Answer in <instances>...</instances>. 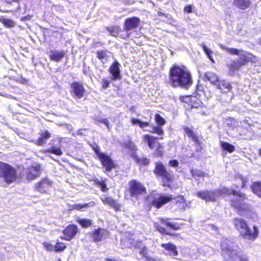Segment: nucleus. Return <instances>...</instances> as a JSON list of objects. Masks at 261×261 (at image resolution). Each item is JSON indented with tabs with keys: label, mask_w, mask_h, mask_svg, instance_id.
<instances>
[{
	"label": "nucleus",
	"mask_w": 261,
	"mask_h": 261,
	"mask_svg": "<svg viewBox=\"0 0 261 261\" xmlns=\"http://www.w3.org/2000/svg\"><path fill=\"white\" fill-rule=\"evenodd\" d=\"M225 194L233 195V197L231 199V205L238 211L240 215L253 220L256 219V213L252 210L251 206L246 202L247 198L245 194L233 189L223 188L220 190L201 191L197 193V196L207 201L215 200L219 196Z\"/></svg>",
	"instance_id": "nucleus-1"
},
{
	"label": "nucleus",
	"mask_w": 261,
	"mask_h": 261,
	"mask_svg": "<svg viewBox=\"0 0 261 261\" xmlns=\"http://www.w3.org/2000/svg\"><path fill=\"white\" fill-rule=\"evenodd\" d=\"M169 82L174 87L187 89L191 86L192 79L190 72L186 67L174 65L170 70Z\"/></svg>",
	"instance_id": "nucleus-2"
},
{
	"label": "nucleus",
	"mask_w": 261,
	"mask_h": 261,
	"mask_svg": "<svg viewBox=\"0 0 261 261\" xmlns=\"http://www.w3.org/2000/svg\"><path fill=\"white\" fill-rule=\"evenodd\" d=\"M232 223L236 229L244 238L254 240L258 236L259 231L257 227L254 226L252 230L243 219L236 218L233 219Z\"/></svg>",
	"instance_id": "nucleus-3"
},
{
	"label": "nucleus",
	"mask_w": 261,
	"mask_h": 261,
	"mask_svg": "<svg viewBox=\"0 0 261 261\" xmlns=\"http://www.w3.org/2000/svg\"><path fill=\"white\" fill-rule=\"evenodd\" d=\"M17 177L14 168L7 163L0 162V177L3 178L5 182L11 183L16 180Z\"/></svg>",
	"instance_id": "nucleus-4"
},
{
	"label": "nucleus",
	"mask_w": 261,
	"mask_h": 261,
	"mask_svg": "<svg viewBox=\"0 0 261 261\" xmlns=\"http://www.w3.org/2000/svg\"><path fill=\"white\" fill-rule=\"evenodd\" d=\"M129 191L131 197L139 198L146 193V188L141 182L133 180L129 183Z\"/></svg>",
	"instance_id": "nucleus-5"
},
{
	"label": "nucleus",
	"mask_w": 261,
	"mask_h": 261,
	"mask_svg": "<svg viewBox=\"0 0 261 261\" xmlns=\"http://www.w3.org/2000/svg\"><path fill=\"white\" fill-rule=\"evenodd\" d=\"M154 173L162 177L163 180L169 181L173 178V174L170 171L166 170L164 166L160 162L156 163Z\"/></svg>",
	"instance_id": "nucleus-6"
},
{
	"label": "nucleus",
	"mask_w": 261,
	"mask_h": 261,
	"mask_svg": "<svg viewBox=\"0 0 261 261\" xmlns=\"http://www.w3.org/2000/svg\"><path fill=\"white\" fill-rule=\"evenodd\" d=\"M95 151L105 168L106 172L110 171L114 168V163L109 156L97 149Z\"/></svg>",
	"instance_id": "nucleus-7"
},
{
	"label": "nucleus",
	"mask_w": 261,
	"mask_h": 261,
	"mask_svg": "<svg viewBox=\"0 0 261 261\" xmlns=\"http://www.w3.org/2000/svg\"><path fill=\"white\" fill-rule=\"evenodd\" d=\"M70 92L72 96L74 98H81L84 96L85 90L83 85L77 82L71 84Z\"/></svg>",
	"instance_id": "nucleus-8"
},
{
	"label": "nucleus",
	"mask_w": 261,
	"mask_h": 261,
	"mask_svg": "<svg viewBox=\"0 0 261 261\" xmlns=\"http://www.w3.org/2000/svg\"><path fill=\"white\" fill-rule=\"evenodd\" d=\"M222 254L226 261H232L235 258L236 251L231 249L229 245H226L224 242L221 244Z\"/></svg>",
	"instance_id": "nucleus-9"
},
{
	"label": "nucleus",
	"mask_w": 261,
	"mask_h": 261,
	"mask_svg": "<svg viewBox=\"0 0 261 261\" xmlns=\"http://www.w3.org/2000/svg\"><path fill=\"white\" fill-rule=\"evenodd\" d=\"M109 235V232L104 229L98 228L90 232V236L94 242H98L106 239Z\"/></svg>",
	"instance_id": "nucleus-10"
},
{
	"label": "nucleus",
	"mask_w": 261,
	"mask_h": 261,
	"mask_svg": "<svg viewBox=\"0 0 261 261\" xmlns=\"http://www.w3.org/2000/svg\"><path fill=\"white\" fill-rule=\"evenodd\" d=\"M155 120L158 124L156 126H153L152 130L150 132L156 134L158 135L162 136L164 134V131L163 130L162 126L165 124V119L159 114H156L155 116Z\"/></svg>",
	"instance_id": "nucleus-11"
},
{
	"label": "nucleus",
	"mask_w": 261,
	"mask_h": 261,
	"mask_svg": "<svg viewBox=\"0 0 261 261\" xmlns=\"http://www.w3.org/2000/svg\"><path fill=\"white\" fill-rule=\"evenodd\" d=\"M41 173V167L39 165L32 166L27 168V177L28 180H31L38 177Z\"/></svg>",
	"instance_id": "nucleus-12"
},
{
	"label": "nucleus",
	"mask_w": 261,
	"mask_h": 261,
	"mask_svg": "<svg viewBox=\"0 0 261 261\" xmlns=\"http://www.w3.org/2000/svg\"><path fill=\"white\" fill-rule=\"evenodd\" d=\"M52 182L47 178L42 179L36 186V189L39 192L47 193L50 188Z\"/></svg>",
	"instance_id": "nucleus-13"
},
{
	"label": "nucleus",
	"mask_w": 261,
	"mask_h": 261,
	"mask_svg": "<svg viewBox=\"0 0 261 261\" xmlns=\"http://www.w3.org/2000/svg\"><path fill=\"white\" fill-rule=\"evenodd\" d=\"M172 199V195H160L158 197L155 198L152 202V205L157 208L161 207L166 203L169 202Z\"/></svg>",
	"instance_id": "nucleus-14"
},
{
	"label": "nucleus",
	"mask_w": 261,
	"mask_h": 261,
	"mask_svg": "<svg viewBox=\"0 0 261 261\" xmlns=\"http://www.w3.org/2000/svg\"><path fill=\"white\" fill-rule=\"evenodd\" d=\"M120 66V64L116 61L111 66L109 71L112 75V80L116 81L121 79Z\"/></svg>",
	"instance_id": "nucleus-15"
},
{
	"label": "nucleus",
	"mask_w": 261,
	"mask_h": 261,
	"mask_svg": "<svg viewBox=\"0 0 261 261\" xmlns=\"http://www.w3.org/2000/svg\"><path fill=\"white\" fill-rule=\"evenodd\" d=\"M161 246L166 250L167 253H165L166 254L169 255L174 258L178 254L176 246L171 243H163Z\"/></svg>",
	"instance_id": "nucleus-16"
},
{
	"label": "nucleus",
	"mask_w": 261,
	"mask_h": 261,
	"mask_svg": "<svg viewBox=\"0 0 261 261\" xmlns=\"http://www.w3.org/2000/svg\"><path fill=\"white\" fill-rule=\"evenodd\" d=\"M139 18L136 17H133L126 19L124 23V29L128 31L136 28L140 23Z\"/></svg>",
	"instance_id": "nucleus-17"
},
{
	"label": "nucleus",
	"mask_w": 261,
	"mask_h": 261,
	"mask_svg": "<svg viewBox=\"0 0 261 261\" xmlns=\"http://www.w3.org/2000/svg\"><path fill=\"white\" fill-rule=\"evenodd\" d=\"M77 232V228L76 226L75 225H70L68 226L64 230L63 232L65 236V237H61V238L69 241L74 237Z\"/></svg>",
	"instance_id": "nucleus-18"
},
{
	"label": "nucleus",
	"mask_w": 261,
	"mask_h": 261,
	"mask_svg": "<svg viewBox=\"0 0 261 261\" xmlns=\"http://www.w3.org/2000/svg\"><path fill=\"white\" fill-rule=\"evenodd\" d=\"M100 198L104 204L109 205L117 211L120 209V205L112 197L102 195Z\"/></svg>",
	"instance_id": "nucleus-19"
},
{
	"label": "nucleus",
	"mask_w": 261,
	"mask_h": 261,
	"mask_svg": "<svg viewBox=\"0 0 261 261\" xmlns=\"http://www.w3.org/2000/svg\"><path fill=\"white\" fill-rule=\"evenodd\" d=\"M65 55V52L63 50H51L50 51L49 56L51 60L59 62L62 60Z\"/></svg>",
	"instance_id": "nucleus-20"
},
{
	"label": "nucleus",
	"mask_w": 261,
	"mask_h": 261,
	"mask_svg": "<svg viewBox=\"0 0 261 261\" xmlns=\"http://www.w3.org/2000/svg\"><path fill=\"white\" fill-rule=\"evenodd\" d=\"M233 4L238 8L245 10L249 7L251 2L250 0H233Z\"/></svg>",
	"instance_id": "nucleus-21"
},
{
	"label": "nucleus",
	"mask_w": 261,
	"mask_h": 261,
	"mask_svg": "<svg viewBox=\"0 0 261 261\" xmlns=\"http://www.w3.org/2000/svg\"><path fill=\"white\" fill-rule=\"evenodd\" d=\"M218 89H219L222 92L226 93L231 89L230 83L225 80H220L216 85Z\"/></svg>",
	"instance_id": "nucleus-22"
},
{
	"label": "nucleus",
	"mask_w": 261,
	"mask_h": 261,
	"mask_svg": "<svg viewBox=\"0 0 261 261\" xmlns=\"http://www.w3.org/2000/svg\"><path fill=\"white\" fill-rule=\"evenodd\" d=\"M204 77L206 80L210 81V83L216 86L220 81L217 75L211 71L206 72L204 74Z\"/></svg>",
	"instance_id": "nucleus-23"
},
{
	"label": "nucleus",
	"mask_w": 261,
	"mask_h": 261,
	"mask_svg": "<svg viewBox=\"0 0 261 261\" xmlns=\"http://www.w3.org/2000/svg\"><path fill=\"white\" fill-rule=\"evenodd\" d=\"M185 132L187 136L190 137L193 141L195 142L196 145L200 146V143L198 141V137L196 136L193 131L189 127H184Z\"/></svg>",
	"instance_id": "nucleus-24"
},
{
	"label": "nucleus",
	"mask_w": 261,
	"mask_h": 261,
	"mask_svg": "<svg viewBox=\"0 0 261 261\" xmlns=\"http://www.w3.org/2000/svg\"><path fill=\"white\" fill-rule=\"evenodd\" d=\"M95 205V202L94 201H91L87 203L80 204L76 203L71 205V207L72 209L76 210H81L83 208H88L89 207H93Z\"/></svg>",
	"instance_id": "nucleus-25"
},
{
	"label": "nucleus",
	"mask_w": 261,
	"mask_h": 261,
	"mask_svg": "<svg viewBox=\"0 0 261 261\" xmlns=\"http://www.w3.org/2000/svg\"><path fill=\"white\" fill-rule=\"evenodd\" d=\"M143 141L147 143L148 146L150 148L152 149L154 148V144L157 139L156 138L149 135H145L143 136Z\"/></svg>",
	"instance_id": "nucleus-26"
},
{
	"label": "nucleus",
	"mask_w": 261,
	"mask_h": 261,
	"mask_svg": "<svg viewBox=\"0 0 261 261\" xmlns=\"http://www.w3.org/2000/svg\"><path fill=\"white\" fill-rule=\"evenodd\" d=\"M251 189L253 193L261 198V181L254 182L251 186Z\"/></svg>",
	"instance_id": "nucleus-27"
},
{
	"label": "nucleus",
	"mask_w": 261,
	"mask_h": 261,
	"mask_svg": "<svg viewBox=\"0 0 261 261\" xmlns=\"http://www.w3.org/2000/svg\"><path fill=\"white\" fill-rule=\"evenodd\" d=\"M76 222L83 227H89L93 223V221L92 220L88 219H80L79 218L77 219Z\"/></svg>",
	"instance_id": "nucleus-28"
},
{
	"label": "nucleus",
	"mask_w": 261,
	"mask_h": 261,
	"mask_svg": "<svg viewBox=\"0 0 261 261\" xmlns=\"http://www.w3.org/2000/svg\"><path fill=\"white\" fill-rule=\"evenodd\" d=\"M106 180V179L105 180H99L98 179L95 180V184L100 188L101 191L103 192H106L109 190L107 187Z\"/></svg>",
	"instance_id": "nucleus-29"
},
{
	"label": "nucleus",
	"mask_w": 261,
	"mask_h": 261,
	"mask_svg": "<svg viewBox=\"0 0 261 261\" xmlns=\"http://www.w3.org/2000/svg\"><path fill=\"white\" fill-rule=\"evenodd\" d=\"M220 143L221 146L224 150H226L230 153H231L235 150L234 146L229 143L223 141H221Z\"/></svg>",
	"instance_id": "nucleus-30"
},
{
	"label": "nucleus",
	"mask_w": 261,
	"mask_h": 261,
	"mask_svg": "<svg viewBox=\"0 0 261 261\" xmlns=\"http://www.w3.org/2000/svg\"><path fill=\"white\" fill-rule=\"evenodd\" d=\"M161 222L164 223L167 226L174 229V230H178L180 229V225L178 224L173 223L168 221L167 219H162L161 220Z\"/></svg>",
	"instance_id": "nucleus-31"
},
{
	"label": "nucleus",
	"mask_w": 261,
	"mask_h": 261,
	"mask_svg": "<svg viewBox=\"0 0 261 261\" xmlns=\"http://www.w3.org/2000/svg\"><path fill=\"white\" fill-rule=\"evenodd\" d=\"M244 65V62H241L240 60L233 61L229 66L231 70H237L239 69L242 66Z\"/></svg>",
	"instance_id": "nucleus-32"
},
{
	"label": "nucleus",
	"mask_w": 261,
	"mask_h": 261,
	"mask_svg": "<svg viewBox=\"0 0 261 261\" xmlns=\"http://www.w3.org/2000/svg\"><path fill=\"white\" fill-rule=\"evenodd\" d=\"M191 172L192 176L196 179L199 177H202L203 178V177L207 176V174L204 173L203 172H202V171L199 170L192 169V170H191Z\"/></svg>",
	"instance_id": "nucleus-33"
},
{
	"label": "nucleus",
	"mask_w": 261,
	"mask_h": 261,
	"mask_svg": "<svg viewBox=\"0 0 261 261\" xmlns=\"http://www.w3.org/2000/svg\"><path fill=\"white\" fill-rule=\"evenodd\" d=\"M249 55V53L248 52L242 50H240L238 56L241 60V62H244V65H245L246 63L247 62Z\"/></svg>",
	"instance_id": "nucleus-34"
},
{
	"label": "nucleus",
	"mask_w": 261,
	"mask_h": 261,
	"mask_svg": "<svg viewBox=\"0 0 261 261\" xmlns=\"http://www.w3.org/2000/svg\"><path fill=\"white\" fill-rule=\"evenodd\" d=\"M220 46V47L223 50H226V51L228 52L229 54H232V55H236L238 56L240 50L236 49V48H229V47L225 46L222 44H221Z\"/></svg>",
	"instance_id": "nucleus-35"
},
{
	"label": "nucleus",
	"mask_w": 261,
	"mask_h": 261,
	"mask_svg": "<svg viewBox=\"0 0 261 261\" xmlns=\"http://www.w3.org/2000/svg\"><path fill=\"white\" fill-rule=\"evenodd\" d=\"M97 57L102 62L106 61L110 57L107 55V53L103 50L98 51L97 53Z\"/></svg>",
	"instance_id": "nucleus-36"
},
{
	"label": "nucleus",
	"mask_w": 261,
	"mask_h": 261,
	"mask_svg": "<svg viewBox=\"0 0 261 261\" xmlns=\"http://www.w3.org/2000/svg\"><path fill=\"white\" fill-rule=\"evenodd\" d=\"M227 125L229 127L234 128L239 126L240 123L234 118H230L227 120Z\"/></svg>",
	"instance_id": "nucleus-37"
},
{
	"label": "nucleus",
	"mask_w": 261,
	"mask_h": 261,
	"mask_svg": "<svg viewBox=\"0 0 261 261\" xmlns=\"http://www.w3.org/2000/svg\"><path fill=\"white\" fill-rule=\"evenodd\" d=\"M201 46L205 54L207 56L208 58L213 62H214V59L211 56V54L213 53L212 50L208 49L204 44H202Z\"/></svg>",
	"instance_id": "nucleus-38"
},
{
	"label": "nucleus",
	"mask_w": 261,
	"mask_h": 261,
	"mask_svg": "<svg viewBox=\"0 0 261 261\" xmlns=\"http://www.w3.org/2000/svg\"><path fill=\"white\" fill-rule=\"evenodd\" d=\"M132 123L134 125L137 124H139L141 128H144L149 125L148 122H143L135 118H133L132 119Z\"/></svg>",
	"instance_id": "nucleus-39"
},
{
	"label": "nucleus",
	"mask_w": 261,
	"mask_h": 261,
	"mask_svg": "<svg viewBox=\"0 0 261 261\" xmlns=\"http://www.w3.org/2000/svg\"><path fill=\"white\" fill-rule=\"evenodd\" d=\"M108 30L112 36H116L119 33L120 28L119 27L114 26L108 28Z\"/></svg>",
	"instance_id": "nucleus-40"
},
{
	"label": "nucleus",
	"mask_w": 261,
	"mask_h": 261,
	"mask_svg": "<svg viewBox=\"0 0 261 261\" xmlns=\"http://www.w3.org/2000/svg\"><path fill=\"white\" fill-rule=\"evenodd\" d=\"M65 248L66 246L63 243L58 242L54 246V250L56 252L62 251Z\"/></svg>",
	"instance_id": "nucleus-41"
},
{
	"label": "nucleus",
	"mask_w": 261,
	"mask_h": 261,
	"mask_svg": "<svg viewBox=\"0 0 261 261\" xmlns=\"http://www.w3.org/2000/svg\"><path fill=\"white\" fill-rule=\"evenodd\" d=\"M2 22L5 25L8 27H12L14 25V22L11 19L8 18H3L2 19Z\"/></svg>",
	"instance_id": "nucleus-42"
},
{
	"label": "nucleus",
	"mask_w": 261,
	"mask_h": 261,
	"mask_svg": "<svg viewBox=\"0 0 261 261\" xmlns=\"http://www.w3.org/2000/svg\"><path fill=\"white\" fill-rule=\"evenodd\" d=\"M48 152H51L58 155H61L62 154V151L61 148L56 147H53L50 149V150H48Z\"/></svg>",
	"instance_id": "nucleus-43"
},
{
	"label": "nucleus",
	"mask_w": 261,
	"mask_h": 261,
	"mask_svg": "<svg viewBox=\"0 0 261 261\" xmlns=\"http://www.w3.org/2000/svg\"><path fill=\"white\" fill-rule=\"evenodd\" d=\"M43 247L44 248L48 251H51L54 250V246L49 243L44 242L43 243Z\"/></svg>",
	"instance_id": "nucleus-44"
},
{
	"label": "nucleus",
	"mask_w": 261,
	"mask_h": 261,
	"mask_svg": "<svg viewBox=\"0 0 261 261\" xmlns=\"http://www.w3.org/2000/svg\"><path fill=\"white\" fill-rule=\"evenodd\" d=\"M125 145L126 147L128 148L131 150L133 151L136 149L135 145L133 142L130 141H129L127 143H125Z\"/></svg>",
	"instance_id": "nucleus-45"
},
{
	"label": "nucleus",
	"mask_w": 261,
	"mask_h": 261,
	"mask_svg": "<svg viewBox=\"0 0 261 261\" xmlns=\"http://www.w3.org/2000/svg\"><path fill=\"white\" fill-rule=\"evenodd\" d=\"M257 58L253 55L252 54L249 53V57L247 60V62H251L252 63H255L257 61Z\"/></svg>",
	"instance_id": "nucleus-46"
},
{
	"label": "nucleus",
	"mask_w": 261,
	"mask_h": 261,
	"mask_svg": "<svg viewBox=\"0 0 261 261\" xmlns=\"http://www.w3.org/2000/svg\"><path fill=\"white\" fill-rule=\"evenodd\" d=\"M240 261H249V257L246 254H241L239 256Z\"/></svg>",
	"instance_id": "nucleus-47"
},
{
	"label": "nucleus",
	"mask_w": 261,
	"mask_h": 261,
	"mask_svg": "<svg viewBox=\"0 0 261 261\" xmlns=\"http://www.w3.org/2000/svg\"><path fill=\"white\" fill-rule=\"evenodd\" d=\"M169 165L172 167H176L178 165V162L175 160H170L169 162Z\"/></svg>",
	"instance_id": "nucleus-48"
},
{
	"label": "nucleus",
	"mask_w": 261,
	"mask_h": 261,
	"mask_svg": "<svg viewBox=\"0 0 261 261\" xmlns=\"http://www.w3.org/2000/svg\"><path fill=\"white\" fill-rule=\"evenodd\" d=\"M102 88L103 89H107L109 87L110 85V82L106 80V79H102Z\"/></svg>",
	"instance_id": "nucleus-49"
},
{
	"label": "nucleus",
	"mask_w": 261,
	"mask_h": 261,
	"mask_svg": "<svg viewBox=\"0 0 261 261\" xmlns=\"http://www.w3.org/2000/svg\"><path fill=\"white\" fill-rule=\"evenodd\" d=\"M238 179L241 181L242 188H244L246 185V180L242 175L238 176Z\"/></svg>",
	"instance_id": "nucleus-50"
},
{
	"label": "nucleus",
	"mask_w": 261,
	"mask_h": 261,
	"mask_svg": "<svg viewBox=\"0 0 261 261\" xmlns=\"http://www.w3.org/2000/svg\"><path fill=\"white\" fill-rule=\"evenodd\" d=\"M46 143V141H45L43 137L39 138L38 140L37 141V143L39 145H41Z\"/></svg>",
	"instance_id": "nucleus-51"
},
{
	"label": "nucleus",
	"mask_w": 261,
	"mask_h": 261,
	"mask_svg": "<svg viewBox=\"0 0 261 261\" xmlns=\"http://www.w3.org/2000/svg\"><path fill=\"white\" fill-rule=\"evenodd\" d=\"M142 255L145 256L147 254V249L146 247H143L142 250L139 252Z\"/></svg>",
	"instance_id": "nucleus-52"
},
{
	"label": "nucleus",
	"mask_w": 261,
	"mask_h": 261,
	"mask_svg": "<svg viewBox=\"0 0 261 261\" xmlns=\"http://www.w3.org/2000/svg\"><path fill=\"white\" fill-rule=\"evenodd\" d=\"M99 122L105 124L107 126V127L109 128V121L107 119H101L99 120Z\"/></svg>",
	"instance_id": "nucleus-53"
},
{
	"label": "nucleus",
	"mask_w": 261,
	"mask_h": 261,
	"mask_svg": "<svg viewBox=\"0 0 261 261\" xmlns=\"http://www.w3.org/2000/svg\"><path fill=\"white\" fill-rule=\"evenodd\" d=\"M158 229L162 233L169 234L168 232H166V229L162 227H158Z\"/></svg>",
	"instance_id": "nucleus-54"
},
{
	"label": "nucleus",
	"mask_w": 261,
	"mask_h": 261,
	"mask_svg": "<svg viewBox=\"0 0 261 261\" xmlns=\"http://www.w3.org/2000/svg\"><path fill=\"white\" fill-rule=\"evenodd\" d=\"M42 137L44 139H47L50 137V134L47 131H45L43 134H42Z\"/></svg>",
	"instance_id": "nucleus-55"
},
{
	"label": "nucleus",
	"mask_w": 261,
	"mask_h": 261,
	"mask_svg": "<svg viewBox=\"0 0 261 261\" xmlns=\"http://www.w3.org/2000/svg\"><path fill=\"white\" fill-rule=\"evenodd\" d=\"M184 11L188 13H190L192 11V8L191 6H187L185 7Z\"/></svg>",
	"instance_id": "nucleus-56"
},
{
	"label": "nucleus",
	"mask_w": 261,
	"mask_h": 261,
	"mask_svg": "<svg viewBox=\"0 0 261 261\" xmlns=\"http://www.w3.org/2000/svg\"><path fill=\"white\" fill-rule=\"evenodd\" d=\"M20 1L21 0H5L6 3H8V4H11L12 3H19Z\"/></svg>",
	"instance_id": "nucleus-57"
},
{
	"label": "nucleus",
	"mask_w": 261,
	"mask_h": 261,
	"mask_svg": "<svg viewBox=\"0 0 261 261\" xmlns=\"http://www.w3.org/2000/svg\"><path fill=\"white\" fill-rule=\"evenodd\" d=\"M142 163L144 165H148L149 164V161L148 159H144L143 160Z\"/></svg>",
	"instance_id": "nucleus-58"
},
{
	"label": "nucleus",
	"mask_w": 261,
	"mask_h": 261,
	"mask_svg": "<svg viewBox=\"0 0 261 261\" xmlns=\"http://www.w3.org/2000/svg\"><path fill=\"white\" fill-rule=\"evenodd\" d=\"M158 15L159 16H163V15H164V13H162V12H158Z\"/></svg>",
	"instance_id": "nucleus-59"
},
{
	"label": "nucleus",
	"mask_w": 261,
	"mask_h": 261,
	"mask_svg": "<svg viewBox=\"0 0 261 261\" xmlns=\"http://www.w3.org/2000/svg\"><path fill=\"white\" fill-rule=\"evenodd\" d=\"M178 199H179V200H180L181 201H184V198L183 196H179Z\"/></svg>",
	"instance_id": "nucleus-60"
},
{
	"label": "nucleus",
	"mask_w": 261,
	"mask_h": 261,
	"mask_svg": "<svg viewBox=\"0 0 261 261\" xmlns=\"http://www.w3.org/2000/svg\"><path fill=\"white\" fill-rule=\"evenodd\" d=\"M132 245H133V243L132 242H130L129 244H127L126 245V246L127 247H131Z\"/></svg>",
	"instance_id": "nucleus-61"
},
{
	"label": "nucleus",
	"mask_w": 261,
	"mask_h": 261,
	"mask_svg": "<svg viewBox=\"0 0 261 261\" xmlns=\"http://www.w3.org/2000/svg\"><path fill=\"white\" fill-rule=\"evenodd\" d=\"M258 153L259 155L261 156V148L258 150Z\"/></svg>",
	"instance_id": "nucleus-62"
},
{
	"label": "nucleus",
	"mask_w": 261,
	"mask_h": 261,
	"mask_svg": "<svg viewBox=\"0 0 261 261\" xmlns=\"http://www.w3.org/2000/svg\"><path fill=\"white\" fill-rule=\"evenodd\" d=\"M0 11H1V12H8V11H4L3 9H2V7H0Z\"/></svg>",
	"instance_id": "nucleus-63"
},
{
	"label": "nucleus",
	"mask_w": 261,
	"mask_h": 261,
	"mask_svg": "<svg viewBox=\"0 0 261 261\" xmlns=\"http://www.w3.org/2000/svg\"><path fill=\"white\" fill-rule=\"evenodd\" d=\"M248 121H249V120H248V119H245V122L246 123H247V124H249V123Z\"/></svg>",
	"instance_id": "nucleus-64"
}]
</instances>
